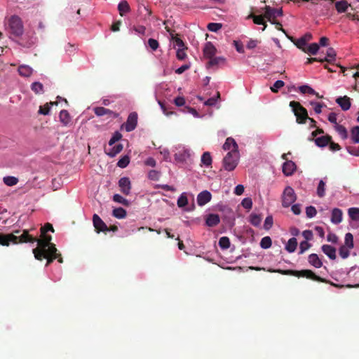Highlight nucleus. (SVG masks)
I'll use <instances>...</instances> for the list:
<instances>
[{"label":"nucleus","mask_w":359,"mask_h":359,"mask_svg":"<svg viewBox=\"0 0 359 359\" xmlns=\"http://www.w3.org/2000/svg\"><path fill=\"white\" fill-rule=\"evenodd\" d=\"M54 232L53 226L50 223H46L41 228V238L38 239L29 234L27 230H24L22 233L17 236L14 233L0 234V245L4 246H8L11 243L18 244L19 243H37V247L33 250V254L35 259H41V249L46 248L51 243L52 236L47 234L48 231Z\"/></svg>","instance_id":"nucleus-1"},{"label":"nucleus","mask_w":359,"mask_h":359,"mask_svg":"<svg viewBox=\"0 0 359 359\" xmlns=\"http://www.w3.org/2000/svg\"><path fill=\"white\" fill-rule=\"evenodd\" d=\"M270 272H276L278 273H280L282 275H287V276H296L297 278H306L308 279H311L313 280H316L318 282L325 283H329L331 285L337 287V288H344V285H339L337 283H334L325 278H321L319 276H317L313 271L310 269H303L301 271H297V270H292V269H287V270H283V269H276V270H269Z\"/></svg>","instance_id":"nucleus-2"},{"label":"nucleus","mask_w":359,"mask_h":359,"mask_svg":"<svg viewBox=\"0 0 359 359\" xmlns=\"http://www.w3.org/2000/svg\"><path fill=\"white\" fill-rule=\"evenodd\" d=\"M240 155L238 151H230L222 161L223 168L229 172L233 171L238 164Z\"/></svg>","instance_id":"nucleus-3"},{"label":"nucleus","mask_w":359,"mask_h":359,"mask_svg":"<svg viewBox=\"0 0 359 359\" xmlns=\"http://www.w3.org/2000/svg\"><path fill=\"white\" fill-rule=\"evenodd\" d=\"M290 107L292 108V110L296 116L297 123H305L306 121L309 118L306 109L304 108L299 102L291 101L290 102Z\"/></svg>","instance_id":"nucleus-4"},{"label":"nucleus","mask_w":359,"mask_h":359,"mask_svg":"<svg viewBox=\"0 0 359 359\" xmlns=\"http://www.w3.org/2000/svg\"><path fill=\"white\" fill-rule=\"evenodd\" d=\"M57 248H55V244H50L46 248L41 249L40 251L41 252V259H36L37 260H43V259H47V262L46 266H48L51 264L56 258H57Z\"/></svg>","instance_id":"nucleus-5"},{"label":"nucleus","mask_w":359,"mask_h":359,"mask_svg":"<svg viewBox=\"0 0 359 359\" xmlns=\"http://www.w3.org/2000/svg\"><path fill=\"white\" fill-rule=\"evenodd\" d=\"M9 28L11 33L16 36H20L23 33V25L21 19L16 16H12L9 20Z\"/></svg>","instance_id":"nucleus-6"},{"label":"nucleus","mask_w":359,"mask_h":359,"mask_svg":"<svg viewBox=\"0 0 359 359\" xmlns=\"http://www.w3.org/2000/svg\"><path fill=\"white\" fill-rule=\"evenodd\" d=\"M297 199L294 189L291 187H287L282 196V205L284 208L290 207Z\"/></svg>","instance_id":"nucleus-7"},{"label":"nucleus","mask_w":359,"mask_h":359,"mask_svg":"<svg viewBox=\"0 0 359 359\" xmlns=\"http://www.w3.org/2000/svg\"><path fill=\"white\" fill-rule=\"evenodd\" d=\"M283 15L282 9L273 8L269 6H266L264 8V17L268 21H273L276 18Z\"/></svg>","instance_id":"nucleus-8"},{"label":"nucleus","mask_w":359,"mask_h":359,"mask_svg":"<svg viewBox=\"0 0 359 359\" xmlns=\"http://www.w3.org/2000/svg\"><path fill=\"white\" fill-rule=\"evenodd\" d=\"M137 124V114L136 112L130 113L126 122L123 125L127 132H131L135 129Z\"/></svg>","instance_id":"nucleus-9"},{"label":"nucleus","mask_w":359,"mask_h":359,"mask_svg":"<svg viewBox=\"0 0 359 359\" xmlns=\"http://www.w3.org/2000/svg\"><path fill=\"white\" fill-rule=\"evenodd\" d=\"M93 226L97 233L109 231V228L102 219L97 215L94 214L93 216Z\"/></svg>","instance_id":"nucleus-10"},{"label":"nucleus","mask_w":359,"mask_h":359,"mask_svg":"<svg viewBox=\"0 0 359 359\" xmlns=\"http://www.w3.org/2000/svg\"><path fill=\"white\" fill-rule=\"evenodd\" d=\"M118 186L120 187L121 191L123 194L126 196L130 194L131 190V183L128 177H121L118 181Z\"/></svg>","instance_id":"nucleus-11"},{"label":"nucleus","mask_w":359,"mask_h":359,"mask_svg":"<svg viewBox=\"0 0 359 359\" xmlns=\"http://www.w3.org/2000/svg\"><path fill=\"white\" fill-rule=\"evenodd\" d=\"M212 198V194L208 191H201L197 196V203L200 206H203L210 201Z\"/></svg>","instance_id":"nucleus-12"},{"label":"nucleus","mask_w":359,"mask_h":359,"mask_svg":"<svg viewBox=\"0 0 359 359\" xmlns=\"http://www.w3.org/2000/svg\"><path fill=\"white\" fill-rule=\"evenodd\" d=\"M296 164L292 161H286L283 165V172L286 176H290L296 170Z\"/></svg>","instance_id":"nucleus-13"},{"label":"nucleus","mask_w":359,"mask_h":359,"mask_svg":"<svg viewBox=\"0 0 359 359\" xmlns=\"http://www.w3.org/2000/svg\"><path fill=\"white\" fill-rule=\"evenodd\" d=\"M94 112L97 116H102L104 115H109V116H113L114 118H117L118 116V113L114 112L113 111L102 107H95L94 109Z\"/></svg>","instance_id":"nucleus-14"},{"label":"nucleus","mask_w":359,"mask_h":359,"mask_svg":"<svg viewBox=\"0 0 359 359\" xmlns=\"http://www.w3.org/2000/svg\"><path fill=\"white\" fill-rule=\"evenodd\" d=\"M217 49L211 42L205 43L203 48V55L205 57L210 59L215 56Z\"/></svg>","instance_id":"nucleus-15"},{"label":"nucleus","mask_w":359,"mask_h":359,"mask_svg":"<svg viewBox=\"0 0 359 359\" xmlns=\"http://www.w3.org/2000/svg\"><path fill=\"white\" fill-rule=\"evenodd\" d=\"M190 156L189 151L182 148L177 151L175 154V159L179 162H184L187 161Z\"/></svg>","instance_id":"nucleus-16"},{"label":"nucleus","mask_w":359,"mask_h":359,"mask_svg":"<svg viewBox=\"0 0 359 359\" xmlns=\"http://www.w3.org/2000/svg\"><path fill=\"white\" fill-rule=\"evenodd\" d=\"M336 102L341 107L344 111H347L351 107V99L348 96L339 97L336 100Z\"/></svg>","instance_id":"nucleus-17"},{"label":"nucleus","mask_w":359,"mask_h":359,"mask_svg":"<svg viewBox=\"0 0 359 359\" xmlns=\"http://www.w3.org/2000/svg\"><path fill=\"white\" fill-rule=\"evenodd\" d=\"M220 222L219 216L217 214H209L205 219L206 224L210 227H213Z\"/></svg>","instance_id":"nucleus-18"},{"label":"nucleus","mask_w":359,"mask_h":359,"mask_svg":"<svg viewBox=\"0 0 359 359\" xmlns=\"http://www.w3.org/2000/svg\"><path fill=\"white\" fill-rule=\"evenodd\" d=\"M322 251L331 259H335L336 256V249L332 245H323L321 247Z\"/></svg>","instance_id":"nucleus-19"},{"label":"nucleus","mask_w":359,"mask_h":359,"mask_svg":"<svg viewBox=\"0 0 359 359\" xmlns=\"http://www.w3.org/2000/svg\"><path fill=\"white\" fill-rule=\"evenodd\" d=\"M248 19H252L253 22L256 25H263L264 27L262 28V31H264L266 27H267V25L264 20V18H266L264 15H256L254 14H250L248 18Z\"/></svg>","instance_id":"nucleus-20"},{"label":"nucleus","mask_w":359,"mask_h":359,"mask_svg":"<svg viewBox=\"0 0 359 359\" xmlns=\"http://www.w3.org/2000/svg\"><path fill=\"white\" fill-rule=\"evenodd\" d=\"M238 148L237 143L232 137H228L223 145L224 150H229V151H234V149L238 151Z\"/></svg>","instance_id":"nucleus-21"},{"label":"nucleus","mask_w":359,"mask_h":359,"mask_svg":"<svg viewBox=\"0 0 359 359\" xmlns=\"http://www.w3.org/2000/svg\"><path fill=\"white\" fill-rule=\"evenodd\" d=\"M342 211L339 208H334L332 212L331 222L334 224H339L342 221Z\"/></svg>","instance_id":"nucleus-22"},{"label":"nucleus","mask_w":359,"mask_h":359,"mask_svg":"<svg viewBox=\"0 0 359 359\" xmlns=\"http://www.w3.org/2000/svg\"><path fill=\"white\" fill-rule=\"evenodd\" d=\"M309 263L316 268H320L323 266V262L318 256V255L313 253L308 257Z\"/></svg>","instance_id":"nucleus-23"},{"label":"nucleus","mask_w":359,"mask_h":359,"mask_svg":"<svg viewBox=\"0 0 359 359\" xmlns=\"http://www.w3.org/2000/svg\"><path fill=\"white\" fill-rule=\"evenodd\" d=\"M332 140V137L326 135L320 137H317L315 139V143L317 146L320 147H323L327 146L329 142Z\"/></svg>","instance_id":"nucleus-24"},{"label":"nucleus","mask_w":359,"mask_h":359,"mask_svg":"<svg viewBox=\"0 0 359 359\" xmlns=\"http://www.w3.org/2000/svg\"><path fill=\"white\" fill-rule=\"evenodd\" d=\"M59 118L60 122L63 124V126H67L71 121V117L69 112L67 110H62L60 112Z\"/></svg>","instance_id":"nucleus-25"},{"label":"nucleus","mask_w":359,"mask_h":359,"mask_svg":"<svg viewBox=\"0 0 359 359\" xmlns=\"http://www.w3.org/2000/svg\"><path fill=\"white\" fill-rule=\"evenodd\" d=\"M118 10L120 15L123 16L130 11V6L126 1H121L118 5Z\"/></svg>","instance_id":"nucleus-26"},{"label":"nucleus","mask_w":359,"mask_h":359,"mask_svg":"<svg viewBox=\"0 0 359 359\" xmlns=\"http://www.w3.org/2000/svg\"><path fill=\"white\" fill-rule=\"evenodd\" d=\"M297 241L295 238H291L289 239V241H287V243L286 244V246H285V250L288 252H294L295 251V250L297 249Z\"/></svg>","instance_id":"nucleus-27"},{"label":"nucleus","mask_w":359,"mask_h":359,"mask_svg":"<svg viewBox=\"0 0 359 359\" xmlns=\"http://www.w3.org/2000/svg\"><path fill=\"white\" fill-rule=\"evenodd\" d=\"M18 72L22 76L28 77L32 74V69L27 65H20Z\"/></svg>","instance_id":"nucleus-28"},{"label":"nucleus","mask_w":359,"mask_h":359,"mask_svg":"<svg viewBox=\"0 0 359 359\" xmlns=\"http://www.w3.org/2000/svg\"><path fill=\"white\" fill-rule=\"evenodd\" d=\"M349 4L346 1H337L335 3V8L338 13L346 12Z\"/></svg>","instance_id":"nucleus-29"},{"label":"nucleus","mask_w":359,"mask_h":359,"mask_svg":"<svg viewBox=\"0 0 359 359\" xmlns=\"http://www.w3.org/2000/svg\"><path fill=\"white\" fill-rule=\"evenodd\" d=\"M351 137L353 143H359V126H356L352 128L351 130Z\"/></svg>","instance_id":"nucleus-30"},{"label":"nucleus","mask_w":359,"mask_h":359,"mask_svg":"<svg viewBox=\"0 0 359 359\" xmlns=\"http://www.w3.org/2000/svg\"><path fill=\"white\" fill-rule=\"evenodd\" d=\"M209 60H210L206 65L208 68H210V67L215 66V65H218L221 62H224V58L222 57H212L210 58Z\"/></svg>","instance_id":"nucleus-31"},{"label":"nucleus","mask_w":359,"mask_h":359,"mask_svg":"<svg viewBox=\"0 0 359 359\" xmlns=\"http://www.w3.org/2000/svg\"><path fill=\"white\" fill-rule=\"evenodd\" d=\"M112 215L118 219H123L126 217L127 212L123 208H117L114 209Z\"/></svg>","instance_id":"nucleus-32"},{"label":"nucleus","mask_w":359,"mask_h":359,"mask_svg":"<svg viewBox=\"0 0 359 359\" xmlns=\"http://www.w3.org/2000/svg\"><path fill=\"white\" fill-rule=\"evenodd\" d=\"M57 104V102H50V103H46L43 106H41L39 109V114L43 115H47L49 114L50 109V105Z\"/></svg>","instance_id":"nucleus-33"},{"label":"nucleus","mask_w":359,"mask_h":359,"mask_svg":"<svg viewBox=\"0 0 359 359\" xmlns=\"http://www.w3.org/2000/svg\"><path fill=\"white\" fill-rule=\"evenodd\" d=\"M348 215L352 220L358 221L359 220V208H351L348 211Z\"/></svg>","instance_id":"nucleus-34"},{"label":"nucleus","mask_w":359,"mask_h":359,"mask_svg":"<svg viewBox=\"0 0 359 359\" xmlns=\"http://www.w3.org/2000/svg\"><path fill=\"white\" fill-rule=\"evenodd\" d=\"M335 129L343 140H346L348 137L347 130L344 126L337 124Z\"/></svg>","instance_id":"nucleus-35"},{"label":"nucleus","mask_w":359,"mask_h":359,"mask_svg":"<svg viewBox=\"0 0 359 359\" xmlns=\"http://www.w3.org/2000/svg\"><path fill=\"white\" fill-rule=\"evenodd\" d=\"M3 181L7 186L11 187L18 184V179L15 177L7 176L4 177Z\"/></svg>","instance_id":"nucleus-36"},{"label":"nucleus","mask_w":359,"mask_h":359,"mask_svg":"<svg viewBox=\"0 0 359 359\" xmlns=\"http://www.w3.org/2000/svg\"><path fill=\"white\" fill-rule=\"evenodd\" d=\"M31 89L36 94L43 93V86L40 82H34L31 86Z\"/></svg>","instance_id":"nucleus-37"},{"label":"nucleus","mask_w":359,"mask_h":359,"mask_svg":"<svg viewBox=\"0 0 359 359\" xmlns=\"http://www.w3.org/2000/svg\"><path fill=\"white\" fill-rule=\"evenodd\" d=\"M262 217L257 214H251L250 216V222L255 226H258L261 224Z\"/></svg>","instance_id":"nucleus-38"},{"label":"nucleus","mask_w":359,"mask_h":359,"mask_svg":"<svg viewBox=\"0 0 359 359\" xmlns=\"http://www.w3.org/2000/svg\"><path fill=\"white\" fill-rule=\"evenodd\" d=\"M219 245L222 249H228L230 247L229 238L226 236L221 237L219 240Z\"/></svg>","instance_id":"nucleus-39"},{"label":"nucleus","mask_w":359,"mask_h":359,"mask_svg":"<svg viewBox=\"0 0 359 359\" xmlns=\"http://www.w3.org/2000/svg\"><path fill=\"white\" fill-rule=\"evenodd\" d=\"M272 245L271 238L269 236H265L260 241V246L263 249H268Z\"/></svg>","instance_id":"nucleus-40"},{"label":"nucleus","mask_w":359,"mask_h":359,"mask_svg":"<svg viewBox=\"0 0 359 359\" xmlns=\"http://www.w3.org/2000/svg\"><path fill=\"white\" fill-rule=\"evenodd\" d=\"M201 162L206 166H210L212 164V157L209 152L206 151L201 156Z\"/></svg>","instance_id":"nucleus-41"},{"label":"nucleus","mask_w":359,"mask_h":359,"mask_svg":"<svg viewBox=\"0 0 359 359\" xmlns=\"http://www.w3.org/2000/svg\"><path fill=\"white\" fill-rule=\"evenodd\" d=\"M113 201L126 206L129 205L128 201L118 194H116L113 196Z\"/></svg>","instance_id":"nucleus-42"},{"label":"nucleus","mask_w":359,"mask_h":359,"mask_svg":"<svg viewBox=\"0 0 359 359\" xmlns=\"http://www.w3.org/2000/svg\"><path fill=\"white\" fill-rule=\"evenodd\" d=\"M307 44V39L306 37H301L299 39L297 42L295 43V45L297 48L302 50L304 52H306V46Z\"/></svg>","instance_id":"nucleus-43"},{"label":"nucleus","mask_w":359,"mask_h":359,"mask_svg":"<svg viewBox=\"0 0 359 359\" xmlns=\"http://www.w3.org/2000/svg\"><path fill=\"white\" fill-rule=\"evenodd\" d=\"M317 194L320 198L323 197L325 194V183L323 180L319 182L317 187Z\"/></svg>","instance_id":"nucleus-44"},{"label":"nucleus","mask_w":359,"mask_h":359,"mask_svg":"<svg viewBox=\"0 0 359 359\" xmlns=\"http://www.w3.org/2000/svg\"><path fill=\"white\" fill-rule=\"evenodd\" d=\"M345 246L349 249H352L354 246L353 244V236L351 233H347L345 235Z\"/></svg>","instance_id":"nucleus-45"},{"label":"nucleus","mask_w":359,"mask_h":359,"mask_svg":"<svg viewBox=\"0 0 359 359\" xmlns=\"http://www.w3.org/2000/svg\"><path fill=\"white\" fill-rule=\"evenodd\" d=\"M307 53L310 55H316L319 50V45L316 43L310 44L308 48H306Z\"/></svg>","instance_id":"nucleus-46"},{"label":"nucleus","mask_w":359,"mask_h":359,"mask_svg":"<svg viewBox=\"0 0 359 359\" xmlns=\"http://www.w3.org/2000/svg\"><path fill=\"white\" fill-rule=\"evenodd\" d=\"M350 250L348 247L345 245H342L340 247L339 250V254L340 257L343 259H346L350 255Z\"/></svg>","instance_id":"nucleus-47"},{"label":"nucleus","mask_w":359,"mask_h":359,"mask_svg":"<svg viewBox=\"0 0 359 359\" xmlns=\"http://www.w3.org/2000/svg\"><path fill=\"white\" fill-rule=\"evenodd\" d=\"M123 149V145L121 144H118L115 145L110 151L107 154L109 156L114 157L118 153H120Z\"/></svg>","instance_id":"nucleus-48"},{"label":"nucleus","mask_w":359,"mask_h":359,"mask_svg":"<svg viewBox=\"0 0 359 359\" xmlns=\"http://www.w3.org/2000/svg\"><path fill=\"white\" fill-rule=\"evenodd\" d=\"M177 204L180 208H183L188 204V199L184 193L182 194L181 196L178 198Z\"/></svg>","instance_id":"nucleus-49"},{"label":"nucleus","mask_w":359,"mask_h":359,"mask_svg":"<svg viewBox=\"0 0 359 359\" xmlns=\"http://www.w3.org/2000/svg\"><path fill=\"white\" fill-rule=\"evenodd\" d=\"M130 163V158L128 156H124L117 163V165L119 168H126Z\"/></svg>","instance_id":"nucleus-50"},{"label":"nucleus","mask_w":359,"mask_h":359,"mask_svg":"<svg viewBox=\"0 0 359 359\" xmlns=\"http://www.w3.org/2000/svg\"><path fill=\"white\" fill-rule=\"evenodd\" d=\"M326 55H327V56L325 58L330 60V61L328 62L331 64L332 62V61H334L335 60V57H336V52H335L334 49L333 48H329L327 50Z\"/></svg>","instance_id":"nucleus-51"},{"label":"nucleus","mask_w":359,"mask_h":359,"mask_svg":"<svg viewBox=\"0 0 359 359\" xmlns=\"http://www.w3.org/2000/svg\"><path fill=\"white\" fill-rule=\"evenodd\" d=\"M222 27L221 23L210 22L208 25L207 28L210 32H216Z\"/></svg>","instance_id":"nucleus-52"},{"label":"nucleus","mask_w":359,"mask_h":359,"mask_svg":"<svg viewBox=\"0 0 359 359\" xmlns=\"http://www.w3.org/2000/svg\"><path fill=\"white\" fill-rule=\"evenodd\" d=\"M299 90L300 93H302L303 94L316 93V91L312 88H311L310 86H309L307 85H303V86H299Z\"/></svg>","instance_id":"nucleus-53"},{"label":"nucleus","mask_w":359,"mask_h":359,"mask_svg":"<svg viewBox=\"0 0 359 359\" xmlns=\"http://www.w3.org/2000/svg\"><path fill=\"white\" fill-rule=\"evenodd\" d=\"M284 85L285 83L283 81L278 80L273 83V86L271 87V90L273 93H277L280 88L284 86Z\"/></svg>","instance_id":"nucleus-54"},{"label":"nucleus","mask_w":359,"mask_h":359,"mask_svg":"<svg viewBox=\"0 0 359 359\" xmlns=\"http://www.w3.org/2000/svg\"><path fill=\"white\" fill-rule=\"evenodd\" d=\"M121 137H122V135H121L119 132H118V131L115 132V133L113 134V135H112L111 138L110 139V140H109V144L110 146L113 145V144H115L117 141H118L119 140H121Z\"/></svg>","instance_id":"nucleus-55"},{"label":"nucleus","mask_w":359,"mask_h":359,"mask_svg":"<svg viewBox=\"0 0 359 359\" xmlns=\"http://www.w3.org/2000/svg\"><path fill=\"white\" fill-rule=\"evenodd\" d=\"M311 245L306 241H302L299 245V254H303L306 250L311 248Z\"/></svg>","instance_id":"nucleus-56"},{"label":"nucleus","mask_w":359,"mask_h":359,"mask_svg":"<svg viewBox=\"0 0 359 359\" xmlns=\"http://www.w3.org/2000/svg\"><path fill=\"white\" fill-rule=\"evenodd\" d=\"M310 104L313 106V109L316 114H320L322 111V107L325 106L324 104L320 102H316L311 101Z\"/></svg>","instance_id":"nucleus-57"},{"label":"nucleus","mask_w":359,"mask_h":359,"mask_svg":"<svg viewBox=\"0 0 359 359\" xmlns=\"http://www.w3.org/2000/svg\"><path fill=\"white\" fill-rule=\"evenodd\" d=\"M148 177L151 180H158L160 177V172L155 170H151L148 173Z\"/></svg>","instance_id":"nucleus-58"},{"label":"nucleus","mask_w":359,"mask_h":359,"mask_svg":"<svg viewBox=\"0 0 359 359\" xmlns=\"http://www.w3.org/2000/svg\"><path fill=\"white\" fill-rule=\"evenodd\" d=\"M273 225V217L271 215H269L266 217L264 228L266 230L270 229Z\"/></svg>","instance_id":"nucleus-59"},{"label":"nucleus","mask_w":359,"mask_h":359,"mask_svg":"<svg viewBox=\"0 0 359 359\" xmlns=\"http://www.w3.org/2000/svg\"><path fill=\"white\" fill-rule=\"evenodd\" d=\"M317 211L313 206H309L306 208V216L309 218H312L316 216Z\"/></svg>","instance_id":"nucleus-60"},{"label":"nucleus","mask_w":359,"mask_h":359,"mask_svg":"<svg viewBox=\"0 0 359 359\" xmlns=\"http://www.w3.org/2000/svg\"><path fill=\"white\" fill-rule=\"evenodd\" d=\"M148 45L152 50H156L159 46V43L157 40L154 39H149L148 40Z\"/></svg>","instance_id":"nucleus-61"},{"label":"nucleus","mask_w":359,"mask_h":359,"mask_svg":"<svg viewBox=\"0 0 359 359\" xmlns=\"http://www.w3.org/2000/svg\"><path fill=\"white\" fill-rule=\"evenodd\" d=\"M241 204L244 208L248 210L251 209L252 206V199L250 198H245L242 201Z\"/></svg>","instance_id":"nucleus-62"},{"label":"nucleus","mask_w":359,"mask_h":359,"mask_svg":"<svg viewBox=\"0 0 359 359\" xmlns=\"http://www.w3.org/2000/svg\"><path fill=\"white\" fill-rule=\"evenodd\" d=\"M177 58L180 60H183L186 58L187 54L185 53V48H177Z\"/></svg>","instance_id":"nucleus-63"},{"label":"nucleus","mask_w":359,"mask_h":359,"mask_svg":"<svg viewBox=\"0 0 359 359\" xmlns=\"http://www.w3.org/2000/svg\"><path fill=\"white\" fill-rule=\"evenodd\" d=\"M346 149L350 154L355 156H359V147H348Z\"/></svg>","instance_id":"nucleus-64"}]
</instances>
